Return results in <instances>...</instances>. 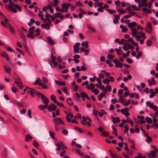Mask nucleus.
Returning a JSON list of instances; mask_svg holds the SVG:
<instances>
[{"label": "nucleus", "mask_w": 158, "mask_h": 158, "mask_svg": "<svg viewBox=\"0 0 158 158\" xmlns=\"http://www.w3.org/2000/svg\"><path fill=\"white\" fill-rule=\"evenodd\" d=\"M60 143L61 144L60 147H61L62 149H64L67 148V147L63 143V142L60 141Z\"/></svg>", "instance_id": "obj_35"}, {"label": "nucleus", "mask_w": 158, "mask_h": 158, "mask_svg": "<svg viewBox=\"0 0 158 158\" xmlns=\"http://www.w3.org/2000/svg\"><path fill=\"white\" fill-rule=\"evenodd\" d=\"M56 108V106L54 104H52L51 106H48V108L49 111L52 112L54 110H55Z\"/></svg>", "instance_id": "obj_10"}, {"label": "nucleus", "mask_w": 158, "mask_h": 158, "mask_svg": "<svg viewBox=\"0 0 158 158\" xmlns=\"http://www.w3.org/2000/svg\"><path fill=\"white\" fill-rule=\"evenodd\" d=\"M131 32L132 36L133 37L137 35V30L135 28H132L131 29Z\"/></svg>", "instance_id": "obj_16"}, {"label": "nucleus", "mask_w": 158, "mask_h": 158, "mask_svg": "<svg viewBox=\"0 0 158 158\" xmlns=\"http://www.w3.org/2000/svg\"><path fill=\"white\" fill-rule=\"evenodd\" d=\"M46 84H41V85H40V86H41L42 87L46 89H47L48 88V86L47 85H45Z\"/></svg>", "instance_id": "obj_50"}, {"label": "nucleus", "mask_w": 158, "mask_h": 158, "mask_svg": "<svg viewBox=\"0 0 158 158\" xmlns=\"http://www.w3.org/2000/svg\"><path fill=\"white\" fill-rule=\"evenodd\" d=\"M146 141L148 143H149L150 142H151L152 141V138L151 137H148L147 138V139L146 140Z\"/></svg>", "instance_id": "obj_47"}, {"label": "nucleus", "mask_w": 158, "mask_h": 158, "mask_svg": "<svg viewBox=\"0 0 158 158\" xmlns=\"http://www.w3.org/2000/svg\"><path fill=\"white\" fill-rule=\"evenodd\" d=\"M25 141L26 142H28L30 140H31L32 139V137L29 134H27L25 136Z\"/></svg>", "instance_id": "obj_17"}, {"label": "nucleus", "mask_w": 158, "mask_h": 158, "mask_svg": "<svg viewBox=\"0 0 158 158\" xmlns=\"http://www.w3.org/2000/svg\"><path fill=\"white\" fill-rule=\"evenodd\" d=\"M127 40H126L124 39H122L120 41V42L119 43L120 45H122L124 44L125 42H127Z\"/></svg>", "instance_id": "obj_39"}, {"label": "nucleus", "mask_w": 158, "mask_h": 158, "mask_svg": "<svg viewBox=\"0 0 158 158\" xmlns=\"http://www.w3.org/2000/svg\"><path fill=\"white\" fill-rule=\"evenodd\" d=\"M145 119L147 123H148L151 124L152 123V119L151 118L148 117H145Z\"/></svg>", "instance_id": "obj_25"}, {"label": "nucleus", "mask_w": 158, "mask_h": 158, "mask_svg": "<svg viewBox=\"0 0 158 158\" xmlns=\"http://www.w3.org/2000/svg\"><path fill=\"white\" fill-rule=\"evenodd\" d=\"M148 0H142L141 2L143 6H147V1Z\"/></svg>", "instance_id": "obj_28"}, {"label": "nucleus", "mask_w": 158, "mask_h": 158, "mask_svg": "<svg viewBox=\"0 0 158 158\" xmlns=\"http://www.w3.org/2000/svg\"><path fill=\"white\" fill-rule=\"evenodd\" d=\"M137 25V23L135 22H132L131 23H128L127 24V26L131 29L132 28H134L133 27H135Z\"/></svg>", "instance_id": "obj_12"}, {"label": "nucleus", "mask_w": 158, "mask_h": 158, "mask_svg": "<svg viewBox=\"0 0 158 158\" xmlns=\"http://www.w3.org/2000/svg\"><path fill=\"white\" fill-rule=\"evenodd\" d=\"M51 56L52 59V62H54L56 60V58L54 56H53L52 52L51 53Z\"/></svg>", "instance_id": "obj_43"}, {"label": "nucleus", "mask_w": 158, "mask_h": 158, "mask_svg": "<svg viewBox=\"0 0 158 158\" xmlns=\"http://www.w3.org/2000/svg\"><path fill=\"white\" fill-rule=\"evenodd\" d=\"M146 45L148 46H150L152 45V40L151 39L148 40L146 41Z\"/></svg>", "instance_id": "obj_34"}, {"label": "nucleus", "mask_w": 158, "mask_h": 158, "mask_svg": "<svg viewBox=\"0 0 158 158\" xmlns=\"http://www.w3.org/2000/svg\"><path fill=\"white\" fill-rule=\"evenodd\" d=\"M86 94L85 92H81V97L82 98H85Z\"/></svg>", "instance_id": "obj_52"}, {"label": "nucleus", "mask_w": 158, "mask_h": 158, "mask_svg": "<svg viewBox=\"0 0 158 158\" xmlns=\"http://www.w3.org/2000/svg\"><path fill=\"white\" fill-rule=\"evenodd\" d=\"M115 57V56L113 54H111L110 53H109L107 55V58L108 59L110 60H113L114 59H113V58H114Z\"/></svg>", "instance_id": "obj_26"}, {"label": "nucleus", "mask_w": 158, "mask_h": 158, "mask_svg": "<svg viewBox=\"0 0 158 158\" xmlns=\"http://www.w3.org/2000/svg\"><path fill=\"white\" fill-rule=\"evenodd\" d=\"M120 2L119 0H116L115 2V4L116 6V8L118 11H120L123 9V8L120 5Z\"/></svg>", "instance_id": "obj_5"}, {"label": "nucleus", "mask_w": 158, "mask_h": 158, "mask_svg": "<svg viewBox=\"0 0 158 158\" xmlns=\"http://www.w3.org/2000/svg\"><path fill=\"white\" fill-rule=\"evenodd\" d=\"M120 28L122 29V31L123 32H126L127 31V28L124 27L123 25H120Z\"/></svg>", "instance_id": "obj_23"}, {"label": "nucleus", "mask_w": 158, "mask_h": 158, "mask_svg": "<svg viewBox=\"0 0 158 158\" xmlns=\"http://www.w3.org/2000/svg\"><path fill=\"white\" fill-rule=\"evenodd\" d=\"M115 64V67L116 68L119 67L121 68L123 67V64L122 63H120L119 61L117 60V59H114L113 60Z\"/></svg>", "instance_id": "obj_6"}, {"label": "nucleus", "mask_w": 158, "mask_h": 158, "mask_svg": "<svg viewBox=\"0 0 158 158\" xmlns=\"http://www.w3.org/2000/svg\"><path fill=\"white\" fill-rule=\"evenodd\" d=\"M107 11L109 12L110 14H112L114 13H116V11H114L112 10L108 9L107 10Z\"/></svg>", "instance_id": "obj_53"}, {"label": "nucleus", "mask_w": 158, "mask_h": 158, "mask_svg": "<svg viewBox=\"0 0 158 158\" xmlns=\"http://www.w3.org/2000/svg\"><path fill=\"white\" fill-rule=\"evenodd\" d=\"M76 152L78 154H79L81 155V156H83V154L81 152H80V150L78 149H76Z\"/></svg>", "instance_id": "obj_48"}, {"label": "nucleus", "mask_w": 158, "mask_h": 158, "mask_svg": "<svg viewBox=\"0 0 158 158\" xmlns=\"http://www.w3.org/2000/svg\"><path fill=\"white\" fill-rule=\"evenodd\" d=\"M103 7L102 6L101 7L98 8V11L99 12H102L103 11V8H102Z\"/></svg>", "instance_id": "obj_62"}, {"label": "nucleus", "mask_w": 158, "mask_h": 158, "mask_svg": "<svg viewBox=\"0 0 158 158\" xmlns=\"http://www.w3.org/2000/svg\"><path fill=\"white\" fill-rule=\"evenodd\" d=\"M54 123L57 124H61L64 125H65V123L64 121L60 118H58L53 119Z\"/></svg>", "instance_id": "obj_3"}, {"label": "nucleus", "mask_w": 158, "mask_h": 158, "mask_svg": "<svg viewBox=\"0 0 158 158\" xmlns=\"http://www.w3.org/2000/svg\"><path fill=\"white\" fill-rule=\"evenodd\" d=\"M123 97L122 96H120L119 97V100L118 101V102H119L122 103L123 105L124 104V101L123 99Z\"/></svg>", "instance_id": "obj_36"}, {"label": "nucleus", "mask_w": 158, "mask_h": 158, "mask_svg": "<svg viewBox=\"0 0 158 158\" xmlns=\"http://www.w3.org/2000/svg\"><path fill=\"white\" fill-rule=\"evenodd\" d=\"M123 49L125 51H127L130 48V47H127L125 46V45H123L122 47Z\"/></svg>", "instance_id": "obj_49"}, {"label": "nucleus", "mask_w": 158, "mask_h": 158, "mask_svg": "<svg viewBox=\"0 0 158 158\" xmlns=\"http://www.w3.org/2000/svg\"><path fill=\"white\" fill-rule=\"evenodd\" d=\"M35 84L36 85H38L39 86H40L42 83L41 81L40 78L37 77V78L36 80L35 81Z\"/></svg>", "instance_id": "obj_18"}, {"label": "nucleus", "mask_w": 158, "mask_h": 158, "mask_svg": "<svg viewBox=\"0 0 158 158\" xmlns=\"http://www.w3.org/2000/svg\"><path fill=\"white\" fill-rule=\"evenodd\" d=\"M147 106L149 107L150 108H152V107L153 106V105L154 104L153 103H151L150 102H148L146 103Z\"/></svg>", "instance_id": "obj_29"}, {"label": "nucleus", "mask_w": 158, "mask_h": 158, "mask_svg": "<svg viewBox=\"0 0 158 158\" xmlns=\"http://www.w3.org/2000/svg\"><path fill=\"white\" fill-rule=\"evenodd\" d=\"M42 80L44 82L43 84H47L48 82V79L45 77H43L42 78Z\"/></svg>", "instance_id": "obj_31"}, {"label": "nucleus", "mask_w": 158, "mask_h": 158, "mask_svg": "<svg viewBox=\"0 0 158 158\" xmlns=\"http://www.w3.org/2000/svg\"><path fill=\"white\" fill-rule=\"evenodd\" d=\"M15 7L19 11H20L21 10V8L18 5L16 4L15 6Z\"/></svg>", "instance_id": "obj_57"}, {"label": "nucleus", "mask_w": 158, "mask_h": 158, "mask_svg": "<svg viewBox=\"0 0 158 158\" xmlns=\"http://www.w3.org/2000/svg\"><path fill=\"white\" fill-rule=\"evenodd\" d=\"M145 31L148 33H151L152 32V28L151 23L149 22L148 23L145 29Z\"/></svg>", "instance_id": "obj_2"}, {"label": "nucleus", "mask_w": 158, "mask_h": 158, "mask_svg": "<svg viewBox=\"0 0 158 158\" xmlns=\"http://www.w3.org/2000/svg\"><path fill=\"white\" fill-rule=\"evenodd\" d=\"M20 31V32H19V35L21 39L23 40V41L25 42L26 41V38L25 35L21 31Z\"/></svg>", "instance_id": "obj_21"}, {"label": "nucleus", "mask_w": 158, "mask_h": 158, "mask_svg": "<svg viewBox=\"0 0 158 158\" xmlns=\"http://www.w3.org/2000/svg\"><path fill=\"white\" fill-rule=\"evenodd\" d=\"M55 103H56V104L57 105L59 106L60 107H62V106H64V105L62 103H60L58 102H57V101L56 102H55Z\"/></svg>", "instance_id": "obj_59"}, {"label": "nucleus", "mask_w": 158, "mask_h": 158, "mask_svg": "<svg viewBox=\"0 0 158 158\" xmlns=\"http://www.w3.org/2000/svg\"><path fill=\"white\" fill-rule=\"evenodd\" d=\"M75 129L77 130L80 133H82L84 132L81 129L77 127H75Z\"/></svg>", "instance_id": "obj_37"}, {"label": "nucleus", "mask_w": 158, "mask_h": 158, "mask_svg": "<svg viewBox=\"0 0 158 158\" xmlns=\"http://www.w3.org/2000/svg\"><path fill=\"white\" fill-rule=\"evenodd\" d=\"M43 102L44 104H47L49 102L48 98H45L44 99H43Z\"/></svg>", "instance_id": "obj_42"}, {"label": "nucleus", "mask_w": 158, "mask_h": 158, "mask_svg": "<svg viewBox=\"0 0 158 158\" xmlns=\"http://www.w3.org/2000/svg\"><path fill=\"white\" fill-rule=\"evenodd\" d=\"M50 26H52V24L51 22V21L45 24H41V27L43 28L45 27L47 30H49L50 29Z\"/></svg>", "instance_id": "obj_4"}, {"label": "nucleus", "mask_w": 158, "mask_h": 158, "mask_svg": "<svg viewBox=\"0 0 158 158\" xmlns=\"http://www.w3.org/2000/svg\"><path fill=\"white\" fill-rule=\"evenodd\" d=\"M112 128L113 129L112 132L113 134H115V133L117 132V130L113 126H112Z\"/></svg>", "instance_id": "obj_60"}, {"label": "nucleus", "mask_w": 158, "mask_h": 158, "mask_svg": "<svg viewBox=\"0 0 158 158\" xmlns=\"http://www.w3.org/2000/svg\"><path fill=\"white\" fill-rule=\"evenodd\" d=\"M124 127L125 128V130H124V132L127 133L128 131V127L127 126V125H126Z\"/></svg>", "instance_id": "obj_55"}, {"label": "nucleus", "mask_w": 158, "mask_h": 158, "mask_svg": "<svg viewBox=\"0 0 158 158\" xmlns=\"http://www.w3.org/2000/svg\"><path fill=\"white\" fill-rule=\"evenodd\" d=\"M13 128L15 131L16 132H19L20 131V129L18 127L13 125Z\"/></svg>", "instance_id": "obj_30"}, {"label": "nucleus", "mask_w": 158, "mask_h": 158, "mask_svg": "<svg viewBox=\"0 0 158 158\" xmlns=\"http://www.w3.org/2000/svg\"><path fill=\"white\" fill-rule=\"evenodd\" d=\"M102 136L104 137H107L108 136L109 134L107 133L105 131H103L102 134Z\"/></svg>", "instance_id": "obj_40"}, {"label": "nucleus", "mask_w": 158, "mask_h": 158, "mask_svg": "<svg viewBox=\"0 0 158 158\" xmlns=\"http://www.w3.org/2000/svg\"><path fill=\"white\" fill-rule=\"evenodd\" d=\"M33 144L36 148H37V146H39V144L35 140H34L33 141Z\"/></svg>", "instance_id": "obj_44"}, {"label": "nucleus", "mask_w": 158, "mask_h": 158, "mask_svg": "<svg viewBox=\"0 0 158 158\" xmlns=\"http://www.w3.org/2000/svg\"><path fill=\"white\" fill-rule=\"evenodd\" d=\"M140 33L141 34L143 40H145L146 38V36L145 35V34L142 32H140Z\"/></svg>", "instance_id": "obj_46"}, {"label": "nucleus", "mask_w": 158, "mask_h": 158, "mask_svg": "<svg viewBox=\"0 0 158 158\" xmlns=\"http://www.w3.org/2000/svg\"><path fill=\"white\" fill-rule=\"evenodd\" d=\"M156 93L154 91L152 92V93L149 95V98H152L154 96L156 95Z\"/></svg>", "instance_id": "obj_54"}, {"label": "nucleus", "mask_w": 158, "mask_h": 158, "mask_svg": "<svg viewBox=\"0 0 158 158\" xmlns=\"http://www.w3.org/2000/svg\"><path fill=\"white\" fill-rule=\"evenodd\" d=\"M158 152V150L155 148L153 151H151L149 153H147V155L149 158H153L156 157V153Z\"/></svg>", "instance_id": "obj_1"}, {"label": "nucleus", "mask_w": 158, "mask_h": 158, "mask_svg": "<svg viewBox=\"0 0 158 158\" xmlns=\"http://www.w3.org/2000/svg\"><path fill=\"white\" fill-rule=\"evenodd\" d=\"M8 28L11 34L13 35H14L16 33V32L10 23L8 24Z\"/></svg>", "instance_id": "obj_8"}, {"label": "nucleus", "mask_w": 158, "mask_h": 158, "mask_svg": "<svg viewBox=\"0 0 158 158\" xmlns=\"http://www.w3.org/2000/svg\"><path fill=\"white\" fill-rule=\"evenodd\" d=\"M5 69L6 70V71L8 72L9 74H10V72L11 71V69L10 68H7L6 66H5L4 67Z\"/></svg>", "instance_id": "obj_41"}, {"label": "nucleus", "mask_w": 158, "mask_h": 158, "mask_svg": "<svg viewBox=\"0 0 158 158\" xmlns=\"http://www.w3.org/2000/svg\"><path fill=\"white\" fill-rule=\"evenodd\" d=\"M87 28L90 29L91 31L93 32H95V29L93 27V26L89 24H87Z\"/></svg>", "instance_id": "obj_19"}, {"label": "nucleus", "mask_w": 158, "mask_h": 158, "mask_svg": "<svg viewBox=\"0 0 158 158\" xmlns=\"http://www.w3.org/2000/svg\"><path fill=\"white\" fill-rule=\"evenodd\" d=\"M0 54L2 56L5 57V58L6 59L7 61H9L10 59L9 58L8 55L6 53V52H1Z\"/></svg>", "instance_id": "obj_11"}, {"label": "nucleus", "mask_w": 158, "mask_h": 158, "mask_svg": "<svg viewBox=\"0 0 158 158\" xmlns=\"http://www.w3.org/2000/svg\"><path fill=\"white\" fill-rule=\"evenodd\" d=\"M61 15V13H56L53 15V16L54 17L56 18H57L59 16H60Z\"/></svg>", "instance_id": "obj_45"}, {"label": "nucleus", "mask_w": 158, "mask_h": 158, "mask_svg": "<svg viewBox=\"0 0 158 158\" xmlns=\"http://www.w3.org/2000/svg\"><path fill=\"white\" fill-rule=\"evenodd\" d=\"M46 38L48 40V44L51 45H54L55 44V43L52 40L51 37L50 36L46 37Z\"/></svg>", "instance_id": "obj_15"}, {"label": "nucleus", "mask_w": 158, "mask_h": 158, "mask_svg": "<svg viewBox=\"0 0 158 158\" xmlns=\"http://www.w3.org/2000/svg\"><path fill=\"white\" fill-rule=\"evenodd\" d=\"M80 44L79 43H77L73 46V48L74 49V51L75 52L78 53L79 52V50L78 48L80 45Z\"/></svg>", "instance_id": "obj_9"}, {"label": "nucleus", "mask_w": 158, "mask_h": 158, "mask_svg": "<svg viewBox=\"0 0 158 158\" xmlns=\"http://www.w3.org/2000/svg\"><path fill=\"white\" fill-rule=\"evenodd\" d=\"M51 98L54 103H55L57 101V100H56V97L54 95H52L51 96Z\"/></svg>", "instance_id": "obj_38"}, {"label": "nucleus", "mask_w": 158, "mask_h": 158, "mask_svg": "<svg viewBox=\"0 0 158 158\" xmlns=\"http://www.w3.org/2000/svg\"><path fill=\"white\" fill-rule=\"evenodd\" d=\"M14 88H12L11 90L14 93H16V91L18 90V89L16 88L14 86Z\"/></svg>", "instance_id": "obj_56"}, {"label": "nucleus", "mask_w": 158, "mask_h": 158, "mask_svg": "<svg viewBox=\"0 0 158 158\" xmlns=\"http://www.w3.org/2000/svg\"><path fill=\"white\" fill-rule=\"evenodd\" d=\"M9 6H8V7H7V5H5V6L6 8L10 9H12L14 7V6H15V5H16V4L14 3L12 0H10V1L9 2Z\"/></svg>", "instance_id": "obj_7"}, {"label": "nucleus", "mask_w": 158, "mask_h": 158, "mask_svg": "<svg viewBox=\"0 0 158 158\" xmlns=\"http://www.w3.org/2000/svg\"><path fill=\"white\" fill-rule=\"evenodd\" d=\"M55 82L57 84L60 85H66L64 82H61L58 81H56Z\"/></svg>", "instance_id": "obj_27"}, {"label": "nucleus", "mask_w": 158, "mask_h": 158, "mask_svg": "<svg viewBox=\"0 0 158 158\" xmlns=\"http://www.w3.org/2000/svg\"><path fill=\"white\" fill-rule=\"evenodd\" d=\"M112 120V121L114 123L116 124V122L117 123H119L120 121V120L118 117H116V118L113 117H111Z\"/></svg>", "instance_id": "obj_14"}, {"label": "nucleus", "mask_w": 158, "mask_h": 158, "mask_svg": "<svg viewBox=\"0 0 158 158\" xmlns=\"http://www.w3.org/2000/svg\"><path fill=\"white\" fill-rule=\"evenodd\" d=\"M15 83L18 84H21V83L22 81L19 77H16L15 78Z\"/></svg>", "instance_id": "obj_24"}, {"label": "nucleus", "mask_w": 158, "mask_h": 158, "mask_svg": "<svg viewBox=\"0 0 158 158\" xmlns=\"http://www.w3.org/2000/svg\"><path fill=\"white\" fill-rule=\"evenodd\" d=\"M72 85L74 87V90L76 91H77V89L78 88V86L76 85L75 81H73L72 83Z\"/></svg>", "instance_id": "obj_22"}, {"label": "nucleus", "mask_w": 158, "mask_h": 158, "mask_svg": "<svg viewBox=\"0 0 158 158\" xmlns=\"http://www.w3.org/2000/svg\"><path fill=\"white\" fill-rule=\"evenodd\" d=\"M48 106L47 105H40L39 106V108L41 110H43L44 109H45L47 107L48 108Z\"/></svg>", "instance_id": "obj_33"}, {"label": "nucleus", "mask_w": 158, "mask_h": 158, "mask_svg": "<svg viewBox=\"0 0 158 158\" xmlns=\"http://www.w3.org/2000/svg\"><path fill=\"white\" fill-rule=\"evenodd\" d=\"M114 50L116 52H117V54L118 55H120L121 54V52L120 50L119 49L117 48H115L114 49Z\"/></svg>", "instance_id": "obj_51"}, {"label": "nucleus", "mask_w": 158, "mask_h": 158, "mask_svg": "<svg viewBox=\"0 0 158 158\" xmlns=\"http://www.w3.org/2000/svg\"><path fill=\"white\" fill-rule=\"evenodd\" d=\"M93 114H94V115H95L96 116H97L98 115V111L95 109H94L93 110Z\"/></svg>", "instance_id": "obj_61"}, {"label": "nucleus", "mask_w": 158, "mask_h": 158, "mask_svg": "<svg viewBox=\"0 0 158 158\" xmlns=\"http://www.w3.org/2000/svg\"><path fill=\"white\" fill-rule=\"evenodd\" d=\"M87 134L89 137H91L93 135V134L90 131H88L87 133Z\"/></svg>", "instance_id": "obj_64"}, {"label": "nucleus", "mask_w": 158, "mask_h": 158, "mask_svg": "<svg viewBox=\"0 0 158 158\" xmlns=\"http://www.w3.org/2000/svg\"><path fill=\"white\" fill-rule=\"evenodd\" d=\"M128 42H130L131 44H133L135 41L132 39H129L128 40H127Z\"/></svg>", "instance_id": "obj_58"}, {"label": "nucleus", "mask_w": 158, "mask_h": 158, "mask_svg": "<svg viewBox=\"0 0 158 158\" xmlns=\"http://www.w3.org/2000/svg\"><path fill=\"white\" fill-rule=\"evenodd\" d=\"M27 88L31 89V90L30 91H28L27 93H30V95L34 97V94H36V92L35 90L33 89L29 88L27 87Z\"/></svg>", "instance_id": "obj_13"}, {"label": "nucleus", "mask_w": 158, "mask_h": 158, "mask_svg": "<svg viewBox=\"0 0 158 158\" xmlns=\"http://www.w3.org/2000/svg\"><path fill=\"white\" fill-rule=\"evenodd\" d=\"M94 85L93 83H91L89 85H87L86 87V88L88 89H92L94 88Z\"/></svg>", "instance_id": "obj_20"}, {"label": "nucleus", "mask_w": 158, "mask_h": 158, "mask_svg": "<svg viewBox=\"0 0 158 158\" xmlns=\"http://www.w3.org/2000/svg\"><path fill=\"white\" fill-rule=\"evenodd\" d=\"M81 45L83 47H85L86 48H87L88 47V41H87L85 42H82Z\"/></svg>", "instance_id": "obj_32"}, {"label": "nucleus", "mask_w": 158, "mask_h": 158, "mask_svg": "<svg viewBox=\"0 0 158 158\" xmlns=\"http://www.w3.org/2000/svg\"><path fill=\"white\" fill-rule=\"evenodd\" d=\"M152 22L155 25H156L158 24V21L156 19H153L152 20Z\"/></svg>", "instance_id": "obj_63"}]
</instances>
